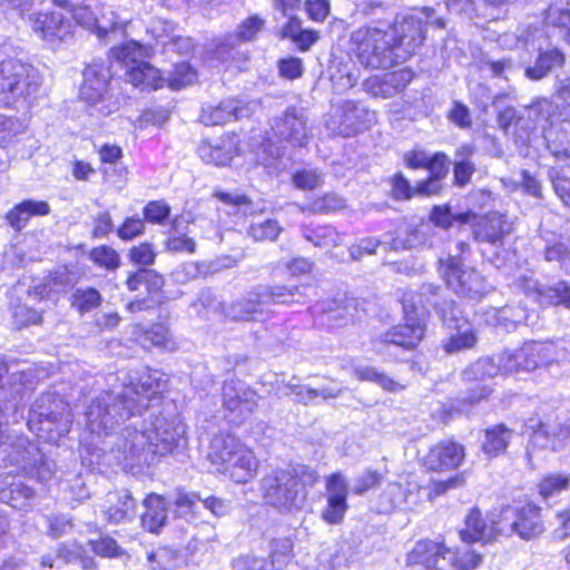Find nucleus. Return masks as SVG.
Masks as SVG:
<instances>
[{
  "mask_svg": "<svg viewBox=\"0 0 570 570\" xmlns=\"http://www.w3.org/2000/svg\"><path fill=\"white\" fill-rule=\"evenodd\" d=\"M504 234L502 218L497 215L479 223L473 229L474 239L482 245V256L497 268L504 261L500 254Z\"/></svg>",
  "mask_w": 570,
  "mask_h": 570,
  "instance_id": "obj_23",
  "label": "nucleus"
},
{
  "mask_svg": "<svg viewBox=\"0 0 570 570\" xmlns=\"http://www.w3.org/2000/svg\"><path fill=\"white\" fill-rule=\"evenodd\" d=\"M520 370H522L521 350H504L492 357L479 358L466 367L465 375L469 379H482L484 375L494 379L500 373L509 374Z\"/></svg>",
  "mask_w": 570,
  "mask_h": 570,
  "instance_id": "obj_24",
  "label": "nucleus"
},
{
  "mask_svg": "<svg viewBox=\"0 0 570 570\" xmlns=\"http://www.w3.org/2000/svg\"><path fill=\"white\" fill-rule=\"evenodd\" d=\"M314 292L311 285H257L225 308L234 321H256L274 304H305Z\"/></svg>",
  "mask_w": 570,
  "mask_h": 570,
  "instance_id": "obj_3",
  "label": "nucleus"
},
{
  "mask_svg": "<svg viewBox=\"0 0 570 570\" xmlns=\"http://www.w3.org/2000/svg\"><path fill=\"white\" fill-rule=\"evenodd\" d=\"M214 196L223 204L230 206L233 210L243 216H253L247 228V235L255 242L275 240L283 228L274 218L254 216L256 209L249 197L238 191L217 190Z\"/></svg>",
  "mask_w": 570,
  "mask_h": 570,
  "instance_id": "obj_15",
  "label": "nucleus"
},
{
  "mask_svg": "<svg viewBox=\"0 0 570 570\" xmlns=\"http://www.w3.org/2000/svg\"><path fill=\"white\" fill-rule=\"evenodd\" d=\"M171 213L165 200H150L142 208L144 220L154 225H164Z\"/></svg>",
  "mask_w": 570,
  "mask_h": 570,
  "instance_id": "obj_61",
  "label": "nucleus"
},
{
  "mask_svg": "<svg viewBox=\"0 0 570 570\" xmlns=\"http://www.w3.org/2000/svg\"><path fill=\"white\" fill-rule=\"evenodd\" d=\"M137 502L128 490L108 493L102 505L105 519L112 524L127 523L135 519Z\"/></svg>",
  "mask_w": 570,
  "mask_h": 570,
  "instance_id": "obj_31",
  "label": "nucleus"
},
{
  "mask_svg": "<svg viewBox=\"0 0 570 570\" xmlns=\"http://www.w3.org/2000/svg\"><path fill=\"white\" fill-rule=\"evenodd\" d=\"M89 259L106 271H115L120 266L119 254L108 245L94 247L89 253Z\"/></svg>",
  "mask_w": 570,
  "mask_h": 570,
  "instance_id": "obj_56",
  "label": "nucleus"
},
{
  "mask_svg": "<svg viewBox=\"0 0 570 570\" xmlns=\"http://www.w3.org/2000/svg\"><path fill=\"white\" fill-rule=\"evenodd\" d=\"M497 531L529 541L544 531L541 508L532 501L518 500L501 508Z\"/></svg>",
  "mask_w": 570,
  "mask_h": 570,
  "instance_id": "obj_10",
  "label": "nucleus"
},
{
  "mask_svg": "<svg viewBox=\"0 0 570 570\" xmlns=\"http://www.w3.org/2000/svg\"><path fill=\"white\" fill-rule=\"evenodd\" d=\"M466 368L462 372V380L466 387L459 394V401L466 405H474L487 399L493 391L492 376H483L478 379H469Z\"/></svg>",
  "mask_w": 570,
  "mask_h": 570,
  "instance_id": "obj_39",
  "label": "nucleus"
},
{
  "mask_svg": "<svg viewBox=\"0 0 570 570\" xmlns=\"http://www.w3.org/2000/svg\"><path fill=\"white\" fill-rule=\"evenodd\" d=\"M222 397L225 419L234 425L246 422L258 405L256 391L246 382L234 377L225 380Z\"/></svg>",
  "mask_w": 570,
  "mask_h": 570,
  "instance_id": "obj_17",
  "label": "nucleus"
},
{
  "mask_svg": "<svg viewBox=\"0 0 570 570\" xmlns=\"http://www.w3.org/2000/svg\"><path fill=\"white\" fill-rule=\"evenodd\" d=\"M451 324L450 328H455L458 333L450 335L449 338L443 341L442 345L448 354L472 348L476 344V334L465 320L459 318L455 314V320Z\"/></svg>",
  "mask_w": 570,
  "mask_h": 570,
  "instance_id": "obj_37",
  "label": "nucleus"
},
{
  "mask_svg": "<svg viewBox=\"0 0 570 570\" xmlns=\"http://www.w3.org/2000/svg\"><path fill=\"white\" fill-rule=\"evenodd\" d=\"M464 448L453 440H443L433 445L424 458V465L431 471L456 469L464 459Z\"/></svg>",
  "mask_w": 570,
  "mask_h": 570,
  "instance_id": "obj_29",
  "label": "nucleus"
},
{
  "mask_svg": "<svg viewBox=\"0 0 570 570\" xmlns=\"http://www.w3.org/2000/svg\"><path fill=\"white\" fill-rule=\"evenodd\" d=\"M566 65V53L557 46L540 47L534 60L524 68V77L540 81L551 73L559 72Z\"/></svg>",
  "mask_w": 570,
  "mask_h": 570,
  "instance_id": "obj_28",
  "label": "nucleus"
},
{
  "mask_svg": "<svg viewBox=\"0 0 570 570\" xmlns=\"http://www.w3.org/2000/svg\"><path fill=\"white\" fill-rule=\"evenodd\" d=\"M264 26V20L258 16H250L244 20L236 33L228 35L225 39L216 47L217 56L222 59H228L232 57V50L240 41H250L261 31Z\"/></svg>",
  "mask_w": 570,
  "mask_h": 570,
  "instance_id": "obj_34",
  "label": "nucleus"
},
{
  "mask_svg": "<svg viewBox=\"0 0 570 570\" xmlns=\"http://www.w3.org/2000/svg\"><path fill=\"white\" fill-rule=\"evenodd\" d=\"M351 42L357 61L365 68L387 69L400 63L383 28H360L352 33Z\"/></svg>",
  "mask_w": 570,
  "mask_h": 570,
  "instance_id": "obj_8",
  "label": "nucleus"
},
{
  "mask_svg": "<svg viewBox=\"0 0 570 570\" xmlns=\"http://www.w3.org/2000/svg\"><path fill=\"white\" fill-rule=\"evenodd\" d=\"M102 302L100 292L95 287H77L71 295V305L80 314L90 312Z\"/></svg>",
  "mask_w": 570,
  "mask_h": 570,
  "instance_id": "obj_50",
  "label": "nucleus"
},
{
  "mask_svg": "<svg viewBox=\"0 0 570 570\" xmlns=\"http://www.w3.org/2000/svg\"><path fill=\"white\" fill-rule=\"evenodd\" d=\"M198 155L204 163L214 164L216 166H226L233 159V155L229 149L218 145L214 146L208 142L199 145Z\"/></svg>",
  "mask_w": 570,
  "mask_h": 570,
  "instance_id": "obj_57",
  "label": "nucleus"
},
{
  "mask_svg": "<svg viewBox=\"0 0 570 570\" xmlns=\"http://www.w3.org/2000/svg\"><path fill=\"white\" fill-rule=\"evenodd\" d=\"M72 424L69 404L57 393L41 394L31 405L27 425L39 440L57 443Z\"/></svg>",
  "mask_w": 570,
  "mask_h": 570,
  "instance_id": "obj_5",
  "label": "nucleus"
},
{
  "mask_svg": "<svg viewBox=\"0 0 570 570\" xmlns=\"http://www.w3.org/2000/svg\"><path fill=\"white\" fill-rule=\"evenodd\" d=\"M39 71L31 65L18 59L3 60L0 65V95L3 101L26 98L36 94L40 87Z\"/></svg>",
  "mask_w": 570,
  "mask_h": 570,
  "instance_id": "obj_14",
  "label": "nucleus"
},
{
  "mask_svg": "<svg viewBox=\"0 0 570 570\" xmlns=\"http://www.w3.org/2000/svg\"><path fill=\"white\" fill-rule=\"evenodd\" d=\"M293 552V542L288 538L274 539L267 558L269 570H283L289 562Z\"/></svg>",
  "mask_w": 570,
  "mask_h": 570,
  "instance_id": "obj_47",
  "label": "nucleus"
},
{
  "mask_svg": "<svg viewBox=\"0 0 570 570\" xmlns=\"http://www.w3.org/2000/svg\"><path fill=\"white\" fill-rule=\"evenodd\" d=\"M522 371H533L542 364L554 361L552 343L528 342L521 347Z\"/></svg>",
  "mask_w": 570,
  "mask_h": 570,
  "instance_id": "obj_36",
  "label": "nucleus"
},
{
  "mask_svg": "<svg viewBox=\"0 0 570 570\" xmlns=\"http://www.w3.org/2000/svg\"><path fill=\"white\" fill-rule=\"evenodd\" d=\"M446 547L431 540H421L415 543L407 553V564H422L426 570H449V560Z\"/></svg>",
  "mask_w": 570,
  "mask_h": 570,
  "instance_id": "obj_30",
  "label": "nucleus"
},
{
  "mask_svg": "<svg viewBox=\"0 0 570 570\" xmlns=\"http://www.w3.org/2000/svg\"><path fill=\"white\" fill-rule=\"evenodd\" d=\"M404 324L393 326L381 336V342L385 344L387 348L394 346L410 351L416 347L423 338L425 330V321H423V317L410 312H404Z\"/></svg>",
  "mask_w": 570,
  "mask_h": 570,
  "instance_id": "obj_26",
  "label": "nucleus"
},
{
  "mask_svg": "<svg viewBox=\"0 0 570 570\" xmlns=\"http://www.w3.org/2000/svg\"><path fill=\"white\" fill-rule=\"evenodd\" d=\"M4 410L0 405V455L26 474L46 481L51 476V465L40 448L22 434H12L8 428Z\"/></svg>",
  "mask_w": 570,
  "mask_h": 570,
  "instance_id": "obj_7",
  "label": "nucleus"
},
{
  "mask_svg": "<svg viewBox=\"0 0 570 570\" xmlns=\"http://www.w3.org/2000/svg\"><path fill=\"white\" fill-rule=\"evenodd\" d=\"M446 556L452 557L449 560V570H473L482 562V554L468 547L456 551L446 548Z\"/></svg>",
  "mask_w": 570,
  "mask_h": 570,
  "instance_id": "obj_54",
  "label": "nucleus"
},
{
  "mask_svg": "<svg viewBox=\"0 0 570 570\" xmlns=\"http://www.w3.org/2000/svg\"><path fill=\"white\" fill-rule=\"evenodd\" d=\"M546 22L570 31V0H554L547 10Z\"/></svg>",
  "mask_w": 570,
  "mask_h": 570,
  "instance_id": "obj_55",
  "label": "nucleus"
},
{
  "mask_svg": "<svg viewBox=\"0 0 570 570\" xmlns=\"http://www.w3.org/2000/svg\"><path fill=\"white\" fill-rule=\"evenodd\" d=\"M92 552L102 558H118L125 553V550L110 535H101L98 539L88 541Z\"/></svg>",
  "mask_w": 570,
  "mask_h": 570,
  "instance_id": "obj_60",
  "label": "nucleus"
},
{
  "mask_svg": "<svg viewBox=\"0 0 570 570\" xmlns=\"http://www.w3.org/2000/svg\"><path fill=\"white\" fill-rule=\"evenodd\" d=\"M401 303L403 312L416 314L423 321L432 309L448 327L455 320L454 301L445 297L442 287L432 283L422 284L415 292L404 293Z\"/></svg>",
  "mask_w": 570,
  "mask_h": 570,
  "instance_id": "obj_12",
  "label": "nucleus"
},
{
  "mask_svg": "<svg viewBox=\"0 0 570 570\" xmlns=\"http://www.w3.org/2000/svg\"><path fill=\"white\" fill-rule=\"evenodd\" d=\"M513 431L504 424H495L484 431V440L482 441V450L488 456H498L505 452Z\"/></svg>",
  "mask_w": 570,
  "mask_h": 570,
  "instance_id": "obj_41",
  "label": "nucleus"
},
{
  "mask_svg": "<svg viewBox=\"0 0 570 570\" xmlns=\"http://www.w3.org/2000/svg\"><path fill=\"white\" fill-rule=\"evenodd\" d=\"M515 286L541 307L562 305L570 308V283L559 281L551 285L541 284L532 275H521Z\"/></svg>",
  "mask_w": 570,
  "mask_h": 570,
  "instance_id": "obj_19",
  "label": "nucleus"
},
{
  "mask_svg": "<svg viewBox=\"0 0 570 570\" xmlns=\"http://www.w3.org/2000/svg\"><path fill=\"white\" fill-rule=\"evenodd\" d=\"M570 487V475L564 473H550L541 479L538 491L548 505L556 504L562 493Z\"/></svg>",
  "mask_w": 570,
  "mask_h": 570,
  "instance_id": "obj_40",
  "label": "nucleus"
},
{
  "mask_svg": "<svg viewBox=\"0 0 570 570\" xmlns=\"http://www.w3.org/2000/svg\"><path fill=\"white\" fill-rule=\"evenodd\" d=\"M439 273L449 289L470 301H480L493 291L474 267L466 266L458 255H448L439 259Z\"/></svg>",
  "mask_w": 570,
  "mask_h": 570,
  "instance_id": "obj_9",
  "label": "nucleus"
},
{
  "mask_svg": "<svg viewBox=\"0 0 570 570\" xmlns=\"http://www.w3.org/2000/svg\"><path fill=\"white\" fill-rule=\"evenodd\" d=\"M380 246L390 250H401L406 248H413L424 244V234L419 229H412L407 235L406 239L395 236L394 233L387 232L381 238H379Z\"/></svg>",
  "mask_w": 570,
  "mask_h": 570,
  "instance_id": "obj_52",
  "label": "nucleus"
},
{
  "mask_svg": "<svg viewBox=\"0 0 570 570\" xmlns=\"http://www.w3.org/2000/svg\"><path fill=\"white\" fill-rule=\"evenodd\" d=\"M374 120L375 114L362 102L343 100L333 105L325 126L332 135L352 137L367 129Z\"/></svg>",
  "mask_w": 570,
  "mask_h": 570,
  "instance_id": "obj_16",
  "label": "nucleus"
},
{
  "mask_svg": "<svg viewBox=\"0 0 570 570\" xmlns=\"http://www.w3.org/2000/svg\"><path fill=\"white\" fill-rule=\"evenodd\" d=\"M179 561V553L168 547H160L147 554V562L151 570H176Z\"/></svg>",
  "mask_w": 570,
  "mask_h": 570,
  "instance_id": "obj_51",
  "label": "nucleus"
},
{
  "mask_svg": "<svg viewBox=\"0 0 570 570\" xmlns=\"http://www.w3.org/2000/svg\"><path fill=\"white\" fill-rule=\"evenodd\" d=\"M110 68L109 60H92L83 71V83L79 91L80 98L102 116L112 114L119 106L109 88L112 79Z\"/></svg>",
  "mask_w": 570,
  "mask_h": 570,
  "instance_id": "obj_11",
  "label": "nucleus"
},
{
  "mask_svg": "<svg viewBox=\"0 0 570 570\" xmlns=\"http://www.w3.org/2000/svg\"><path fill=\"white\" fill-rule=\"evenodd\" d=\"M355 376L361 381L374 382L389 392H396L403 389V385L394 381L374 366L357 365L354 367Z\"/></svg>",
  "mask_w": 570,
  "mask_h": 570,
  "instance_id": "obj_48",
  "label": "nucleus"
},
{
  "mask_svg": "<svg viewBox=\"0 0 570 570\" xmlns=\"http://www.w3.org/2000/svg\"><path fill=\"white\" fill-rule=\"evenodd\" d=\"M144 48L136 41L126 42L110 50V57L126 69L128 81L141 90L161 88L164 79L157 68L140 60Z\"/></svg>",
  "mask_w": 570,
  "mask_h": 570,
  "instance_id": "obj_13",
  "label": "nucleus"
},
{
  "mask_svg": "<svg viewBox=\"0 0 570 570\" xmlns=\"http://www.w3.org/2000/svg\"><path fill=\"white\" fill-rule=\"evenodd\" d=\"M196 70L187 62L176 63L168 78V86L173 90H179L196 80Z\"/></svg>",
  "mask_w": 570,
  "mask_h": 570,
  "instance_id": "obj_62",
  "label": "nucleus"
},
{
  "mask_svg": "<svg viewBox=\"0 0 570 570\" xmlns=\"http://www.w3.org/2000/svg\"><path fill=\"white\" fill-rule=\"evenodd\" d=\"M326 505L321 511V518L327 524H341L348 510V483L341 472L330 474L325 480Z\"/></svg>",
  "mask_w": 570,
  "mask_h": 570,
  "instance_id": "obj_21",
  "label": "nucleus"
},
{
  "mask_svg": "<svg viewBox=\"0 0 570 570\" xmlns=\"http://www.w3.org/2000/svg\"><path fill=\"white\" fill-rule=\"evenodd\" d=\"M475 216H476V213L472 208H469V209H466L464 212H460V213H453L451 209V206H449V205H443V206L435 205V206H433V208L431 210L430 219L435 226L443 228V229H449L455 223H459L461 225L468 224Z\"/></svg>",
  "mask_w": 570,
  "mask_h": 570,
  "instance_id": "obj_42",
  "label": "nucleus"
},
{
  "mask_svg": "<svg viewBox=\"0 0 570 570\" xmlns=\"http://www.w3.org/2000/svg\"><path fill=\"white\" fill-rule=\"evenodd\" d=\"M389 183L391 185V197L394 200H410L416 195L415 186H412L411 181L401 171L395 173L389 179Z\"/></svg>",
  "mask_w": 570,
  "mask_h": 570,
  "instance_id": "obj_63",
  "label": "nucleus"
},
{
  "mask_svg": "<svg viewBox=\"0 0 570 570\" xmlns=\"http://www.w3.org/2000/svg\"><path fill=\"white\" fill-rule=\"evenodd\" d=\"M42 455L51 465V476L46 481H40L35 476L33 480L41 484H47L52 480V476L55 475V462L43 453ZM0 456L3 463V468L10 469L8 472L0 474V501L11 505L14 509H23L29 505V502L33 499L35 490L24 484V482L21 480V476L18 474L20 473L29 479H32V476L26 474L23 471H21V469H18V466L10 464L8 460L4 461L3 455Z\"/></svg>",
  "mask_w": 570,
  "mask_h": 570,
  "instance_id": "obj_18",
  "label": "nucleus"
},
{
  "mask_svg": "<svg viewBox=\"0 0 570 570\" xmlns=\"http://www.w3.org/2000/svg\"><path fill=\"white\" fill-rule=\"evenodd\" d=\"M464 528L460 530V538L463 542L473 543L483 541L488 535V524L479 509L469 511L464 520Z\"/></svg>",
  "mask_w": 570,
  "mask_h": 570,
  "instance_id": "obj_45",
  "label": "nucleus"
},
{
  "mask_svg": "<svg viewBox=\"0 0 570 570\" xmlns=\"http://www.w3.org/2000/svg\"><path fill=\"white\" fill-rule=\"evenodd\" d=\"M279 148L272 141H264L256 151L257 163L263 165L269 173L279 170Z\"/></svg>",
  "mask_w": 570,
  "mask_h": 570,
  "instance_id": "obj_64",
  "label": "nucleus"
},
{
  "mask_svg": "<svg viewBox=\"0 0 570 570\" xmlns=\"http://www.w3.org/2000/svg\"><path fill=\"white\" fill-rule=\"evenodd\" d=\"M191 307L200 317L206 320L220 314V312L225 314L226 308L210 289H203L198 298L191 304Z\"/></svg>",
  "mask_w": 570,
  "mask_h": 570,
  "instance_id": "obj_53",
  "label": "nucleus"
},
{
  "mask_svg": "<svg viewBox=\"0 0 570 570\" xmlns=\"http://www.w3.org/2000/svg\"><path fill=\"white\" fill-rule=\"evenodd\" d=\"M47 534L59 539L69 534L73 529L72 518L65 513H51L45 517Z\"/></svg>",
  "mask_w": 570,
  "mask_h": 570,
  "instance_id": "obj_58",
  "label": "nucleus"
},
{
  "mask_svg": "<svg viewBox=\"0 0 570 570\" xmlns=\"http://www.w3.org/2000/svg\"><path fill=\"white\" fill-rule=\"evenodd\" d=\"M276 29L282 39L292 40L301 51L309 50L318 39V33L316 31L302 28V21L299 18H289V21L278 23Z\"/></svg>",
  "mask_w": 570,
  "mask_h": 570,
  "instance_id": "obj_35",
  "label": "nucleus"
},
{
  "mask_svg": "<svg viewBox=\"0 0 570 570\" xmlns=\"http://www.w3.org/2000/svg\"><path fill=\"white\" fill-rule=\"evenodd\" d=\"M208 459L218 472L236 483L253 479L259 465L254 452L229 433H218L213 438Z\"/></svg>",
  "mask_w": 570,
  "mask_h": 570,
  "instance_id": "obj_4",
  "label": "nucleus"
},
{
  "mask_svg": "<svg viewBox=\"0 0 570 570\" xmlns=\"http://www.w3.org/2000/svg\"><path fill=\"white\" fill-rule=\"evenodd\" d=\"M529 312L520 305H505L495 311L498 325L507 332L514 331L521 324H529Z\"/></svg>",
  "mask_w": 570,
  "mask_h": 570,
  "instance_id": "obj_46",
  "label": "nucleus"
},
{
  "mask_svg": "<svg viewBox=\"0 0 570 570\" xmlns=\"http://www.w3.org/2000/svg\"><path fill=\"white\" fill-rule=\"evenodd\" d=\"M49 214L50 205L47 202L24 199L6 214V220L16 232H21L31 217L47 216Z\"/></svg>",
  "mask_w": 570,
  "mask_h": 570,
  "instance_id": "obj_33",
  "label": "nucleus"
},
{
  "mask_svg": "<svg viewBox=\"0 0 570 570\" xmlns=\"http://www.w3.org/2000/svg\"><path fill=\"white\" fill-rule=\"evenodd\" d=\"M346 202L335 193H327L308 204V210L313 214H328L343 209Z\"/></svg>",
  "mask_w": 570,
  "mask_h": 570,
  "instance_id": "obj_59",
  "label": "nucleus"
},
{
  "mask_svg": "<svg viewBox=\"0 0 570 570\" xmlns=\"http://www.w3.org/2000/svg\"><path fill=\"white\" fill-rule=\"evenodd\" d=\"M42 568L61 569L66 564H79L83 570H91L97 567L92 556L77 541H66L58 546L56 553H48L41 557Z\"/></svg>",
  "mask_w": 570,
  "mask_h": 570,
  "instance_id": "obj_27",
  "label": "nucleus"
},
{
  "mask_svg": "<svg viewBox=\"0 0 570 570\" xmlns=\"http://www.w3.org/2000/svg\"><path fill=\"white\" fill-rule=\"evenodd\" d=\"M56 470V465L53 466ZM52 476L58 480L59 489L63 493V499L70 502H81L89 497V491L80 473H65L63 475Z\"/></svg>",
  "mask_w": 570,
  "mask_h": 570,
  "instance_id": "obj_43",
  "label": "nucleus"
},
{
  "mask_svg": "<svg viewBox=\"0 0 570 570\" xmlns=\"http://www.w3.org/2000/svg\"><path fill=\"white\" fill-rule=\"evenodd\" d=\"M184 223L183 217L176 216L171 220L170 236L167 239L166 246L170 252L176 253H194L196 249V243L193 238L187 237L180 229V225Z\"/></svg>",
  "mask_w": 570,
  "mask_h": 570,
  "instance_id": "obj_49",
  "label": "nucleus"
},
{
  "mask_svg": "<svg viewBox=\"0 0 570 570\" xmlns=\"http://www.w3.org/2000/svg\"><path fill=\"white\" fill-rule=\"evenodd\" d=\"M274 136L293 146L307 144V118L302 108L288 107L271 120Z\"/></svg>",
  "mask_w": 570,
  "mask_h": 570,
  "instance_id": "obj_22",
  "label": "nucleus"
},
{
  "mask_svg": "<svg viewBox=\"0 0 570 570\" xmlns=\"http://www.w3.org/2000/svg\"><path fill=\"white\" fill-rule=\"evenodd\" d=\"M303 237L314 246L332 248L343 244L344 234L332 225H317L302 227Z\"/></svg>",
  "mask_w": 570,
  "mask_h": 570,
  "instance_id": "obj_38",
  "label": "nucleus"
},
{
  "mask_svg": "<svg viewBox=\"0 0 570 570\" xmlns=\"http://www.w3.org/2000/svg\"><path fill=\"white\" fill-rule=\"evenodd\" d=\"M169 503L165 497L149 493L142 501L141 527L149 532H158L167 522Z\"/></svg>",
  "mask_w": 570,
  "mask_h": 570,
  "instance_id": "obj_32",
  "label": "nucleus"
},
{
  "mask_svg": "<svg viewBox=\"0 0 570 570\" xmlns=\"http://www.w3.org/2000/svg\"><path fill=\"white\" fill-rule=\"evenodd\" d=\"M258 108L255 100L243 98H228L217 105L204 104L202 106L199 120L205 126L225 125L232 120L249 118Z\"/></svg>",
  "mask_w": 570,
  "mask_h": 570,
  "instance_id": "obj_20",
  "label": "nucleus"
},
{
  "mask_svg": "<svg viewBox=\"0 0 570 570\" xmlns=\"http://www.w3.org/2000/svg\"><path fill=\"white\" fill-rule=\"evenodd\" d=\"M167 385L157 370L142 372L136 381L102 391L86 407V426L104 438L102 451L118 463L134 464L148 449L159 455L180 454L187 445L186 425L171 404L163 405Z\"/></svg>",
  "mask_w": 570,
  "mask_h": 570,
  "instance_id": "obj_1",
  "label": "nucleus"
},
{
  "mask_svg": "<svg viewBox=\"0 0 570 570\" xmlns=\"http://www.w3.org/2000/svg\"><path fill=\"white\" fill-rule=\"evenodd\" d=\"M32 30L47 42L66 40L72 32L73 23L61 11L32 12L28 17Z\"/></svg>",
  "mask_w": 570,
  "mask_h": 570,
  "instance_id": "obj_25",
  "label": "nucleus"
},
{
  "mask_svg": "<svg viewBox=\"0 0 570 570\" xmlns=\"http://www.w3.org/2000/svg\"><path fill=\"white\" fill-rule=\"evenodd\" d=\"M547 263H556L564 273L570 274V242L561 238L547 239L542 249Z\"/></svg>",
  "mask_w": 570,
  "mask_h": 570,
  "instance_id": "obj_44",
  "label": "nucleus"
},
{
  "mask_svg": "<svg viewBox=\"0 0 570 570\" xmlns=\"http://www.w3.org/2000/svg\"><path fill=\"white\" fill-rule=\"evenodd\" d=\"M429 27L443 29L445 20L435 16V10L431 7H423L419 11L403 16L394 24L385 29L390 42L393 43L400 63L406 61L410 57L423 46Z\"/></svg>",
  "mask_w": 570,
  "mask_h": 570,
  "instance_id": "obj_6",
  "label": "nucleus"
},
{
  "mask_svg": "<svg viewBox=\"0 0 570 570\" xmlns=\"http://www.w3.org/2000/svg\"><path fill=\"white\" fill-rule=\"evenodd\" d=\"M317 480V472L307 465L277 468L261 479L259 490L266 505L281 514H294L304 509L307 488Z\"/></svg>",
  "mask_w": 570,
  "mask_h": 570,
  "instance_id": "obj_2",
  "label": "nucleus"
}]
</instances>
